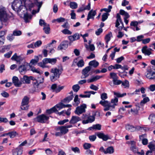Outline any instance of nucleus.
Instances as JSON below:
<instances>
[{"label":"nucleus","instance_id":"nucleus-1","mask_svg":"<svg viewBox=\"0 0 155 155\" xmlns=\"http://www.w3.org/2000/svg\"><path fill=\"white\" fill-rule=\"evenodd\" d=\"M51 75L50 77L51 80L54 82L59 78L61 73L60 70L57 68H52L50 71Z\"/></svg>","mask_w":155,"mask_h":155},{"label":"nucleus","instance_id":"nucleus-2","mask_svg":"<svg viewBox=\"0 0 155 155\" xmlns=\"http://www.w3.org/2000/svg\"><path fill=\"white\" fill-rule=\"evenodd\" d=\"M125 127L127 130L131 132H133L137 130H142L145 131L149 130L148 128H147L145 127H141L138 126H134L129 124H126Z\"/></svg>","mask_w":155,"mask_h":155},{"label":"nucleus","instance_id":"nucleus-3","mask_svg":"<svg viewBox=\"0 0 155 155\" xmlns=\"http://www.w3.org/2000/svg\"><path fill=\"white\" fill-rule=\"evenodd\" d=\"M11 59L16 61L17 63L20 64L22 62H25V58L22 54L18 55L17 53H15L11 58Z\"/></svg>","mask_w":155,"mask_h":155},{"label":"nucleus","instance_id":"nucleus-4","mask_svg":"<svg viewBox=\"0 0 155 155\" xmlns=\"http://www.w3.org/2000/svg\"><path fill=\"white\" fill-rule=\"evenodd\" d=\"M56 131H58L55 133L56 136H61L62 135L65 134L67 133L68 130L67 129L65 126H61L57 128L56 129Z\"/></svg>","mask_w":155,"mask_h":155},{"label":"nucleus","instance_id":"nucleus-5","mask_svg":"<svg viewBox=\"0 0 155 155\" xmlns=\"http://www.w3.org/2000/svg\"><path fill=\"white\" fill-rule=\"evenodd\" d=\"M87 108L86 104H83L80 106L77 107L74 111L75 113L78 115H80L83 113L85 112V109Z\"/></svg>","mask_w":155,"mask_h":155},{"label":"nucleus","instance_id":"nucleus-6","mask_svg":"<svg viewBox=\"0 0 155 155\" xmlns=\"http://www.w3.org/2000/svg\"><path fill=\"white\" fill-rule=\"evenodd\" d=\"M116 18L115 27L118 28L119 30H120L122 29L123 27H124L123 23L119 14L117 13V14Z\"/></svg>","mask_w":155,"mask_h":155},{"label":"nucleus","instance_id":"nucleus-7","mask_svg":"<svg viewBox=\"0 0 155 155\" xmlns=\"http://www.w3.org/2000/svg\"><path fill=\"white\" fill-rule=\"evenodd\" d=\"M7 14L6 8L3 7H0V19L2 21L5 20L6 18Z\"/></svg>","mask_w":155,"mask_h":155},{"label":"nucleus","instance_id":"nucleus-8","mask_svg":"<svg viewBox=\"0 0 155 155\" xmlns=\"http://www.w3.org/2000/svg\"><path fill=\"white\" fill-rule=\"evenodd\" d=\"M49 118L48 117L44 114H41L38 116L35 119L39 122L44 123L48 120Z\"/></svg>","mask_w":155,"mask_h":155},{"label":"nucleus","instance_id":"nucleus-9","mask_svg":"<svg viewBox=\"0 0 155 155\" xmlns=\"http://www.w3.org/2000/svg\"><path fill=\"white\" fill-rule=\"evenodd\" d=\"M99 103L104 107V111L111 110L110 107H109V106L110 105V102L107 101L101 100L100 102Z\"/></svg>","mask_w":155,"mask_h":155},{"label":"nucleus","instance_id":"nucleus-10","mask_svg":"<svg viewBox=\"0 0 155 155\" xmlns=\"http://www.w3.org/2000/svg\"><path fill=\"white\" fill-rule=\"evenodd\" d=\"M110 104V105L109 106V107H110L111 111L114 110L115 106L118 105V99L115 97L114 98L111 99Z\"/></svg>","mask_w":155,"mask_h":155},{"label":"nucleus","instance_id":"nucleus-11","mask_svg":"<svg viewBox=\"0 0 155 155\" xmlns=\"http://www.w3.org/2000/svg\"><path fill=\"white\" fill-rule=\"evenodd\" d=\"M64 87L57 86V84H52L51 87V90L53 92L58 93L61 90L63 89Z\"/></svg>","mask_w":155,"mask_h":155},{"label":"nucleus","instance_id":"nucleus-12","mask_svg":"<svg viewBox=\"0 0 155 155\" xmlns=\"http://www.w3.org/2000/svg\"><path fill=\"white\" fill-rule=\"evenodd\" d=\"M80 38L79 34L78 33H76L73 35H70L68 37V38L69 40V43H71L73 41L78 40Z\"/></svg>","mask_w":155,"mask_h":155},{"label":"nucleus","instance_id":"nucleus-13","mask_svg":"<svg viewBox=\"0 0 155 155\" xmlns=\"http://www.w3.org/2000/svg\"><path fill=\"white\" fill-rule=\"evenodd\" d=\"M146 137L147 135L146 134L139 136V141H141L142 144L144 145H146L148 143V140Z\"/></svg>","mask_w":155,"mask_h":155},{"label":"nucleus","instance_id":"nucleus-14","mask_svg":"<svg viewBox=\"0 0 155 155\" xmlns=\"http://www.w3.org/2000/svg\"><path fill=\"white\" fill-rule=\"evenodd\" d=\"M141 51L145 55L149 56L152 54V51H153V50L150 48H147V47L145 46L142 48Z\"/></svg>","mask_w":155,"mask_h":155},{"label":"nucleus","instance_id":"nucleus-15","mask_svg":"<svg viewBox=\"0 0 155 155\" xmlns=\"http://www.w3.org/2000/svg\"><path fill=\"white\" fill-rule=\"evenodd\" d=\"M140 108L139 104H136L135 107L132 108L130 110L128 111V113L130 114L131 113L132 114L134 115H137L138 113Z\"/></svg>","mask_w":155,"mask_h":155},{"label":"nucleus","instance_id":"nucleus-16","mask_svg":"<svg viewBox=\"0 0 155 155\" xmlns=\"http://www.w3.org/2000/svg\"><path fill=\"white\" fill-rule=\"evenodd\" d=\"M91 69V68L90 66L86 67L82 71V73L83 75L81 76V78H85L89 75V72Z\"/></svg>","mask_w":155,"mask_h":155},{"label":"nucleus","instance_id":"nucleus-17","mask_svg":"<svg viewBox=\"0 0 155 155\" xmlns=\"http://www.w3.org/2000/svg\"><path fill=\"white\" fill-rule=\"evenodd\" d=\"M96 114L94 113V114H93L92 116H90L88 117L87 119L84 120L82 121V123L84 124H86L88 123H91L94 121L95 120V116Z\"/></svg>","mask_w":155,"mask_h":155},{"label":"nucleus","instance_id":"nucleus-18","mask_svg":"<svg viewBox=\"0 0 155 155\" xmlns=\"http://www.w3.org/2000/svg\"><path fill=\"white\" fill-rule=\"evenodd\" d=\"M57 58H44V61L45 63L50 64L52 65H54L56 64L57 62Z\"/></svg>","mask_w":155,"mask_h":155},{"label":"nucleus","instance_id":"nucleus-19","mask_svg":"<svg viewBox=\"0 0 155 155\" xmlns=\"http://www.w3.org/2000/svg\"><path fill=\"white\" fill-rule=\"evenodd\" d=\"M12 82L14 85L16 87H20L21 83L19 80L18 78L16 76H14L12 79Z\"/></svg>","mask_w":155,"mask_h":155},{"label":"nucleus","instance_id":"nucleus-20","mask_svg":"<svg viewBox=\"0 0 155 155\" xmlns=\"http://www.w3.org/2000/svg\"><path fill=\"white\" fill-rule=\"evenodd\" d=\"M81 120V119L77 116H73L72 117L69 123L71 124H74Z\"/></svg>","mask_w":155,"mask_h":155},{"label":"nucleus","instance_id":"nucleus-21","mask_svg":"<svg viewBox=\"0 0 155 155\" xmlns=\"http://www.w3.org/2000/svg\"><path fill=\"white\" fill-rule=\"evenodd\" d=\"M102 77V76L96 75L93 76L91 77L90 78L88 79L87 81L88 83H92L96 81L97 80L100 79Z\"/></svg>","mask_w":155,"mask_h":155},{"label":"nucleus","instance_id":"nucleus-22","mask_svg":"<svg viewBox=\"0 0 155 155\" xmlns=\"http://www.w3.org/2000/svg\"><path fill=\"white\" fill-rule=\"evenodd\" d=\"M96 14V10H93L92 9L88 13L87 17V20H89L91 18H94V16Z\"/></svg>","mask_w":155,"mask_h":155},{"label":"nucleus","instance_id":"nucleus-23","mask_svg":"<svg viewBox=\"0 0 155 155\" xmlns=\"http://www.w3.org/2000/svg\"><path fill=\"white\" fill-rule=\"evenodd\" d=\"M97 136L99 138L102 139L104 141H106L109 139V137L108 135H105L102 133H98Z\"/></svg>","mask_w":155,"mask_h":155},{"label":"nucleus","instance_id":"nucleus-24","mask_svg":"<svg viewBox=\"0 0 155 155\" xmlns=\"http://www.w3.org/2000/svg\"><path fill=\"white\" fill-rule=\"evenodd\" d=\"M44 81V78L43 77H40L38 78V79L36 80V82H34L33 84L36 86H38L39 85L43 83Z\"/></svg>","mask_w":155,"mask_h":155},{"label":"nucleus","instance_id":"nucleus-25","mask_svg":"<svg viewBox=\"0 0 155 155\" xmlns=\"http://www.w3.org/2000/svg\"><path fill=\"white\" fill-rule=\"evenodd\" d=\"M30 99V97L27 96H25L23 98L21 104L22 105H28L29 103V101Z\"/></svg>","mask_w":155,"mask_h":155},{"label":"nucleus","instance_id":"nucleus-26","mask_svg":"<svg viewBox=\"0 0 155 155\" xmlns=\"http://www.w3.org/2000/svg\"><path fill=\"white\" fill-rule=\"evenodd\" d=\"M18 70L20 73L22 74H23L27 71L26 66L25 65H21L18 68Z\"/></svg>","mask_w":155,"mask_h":155},{"label":"nucleus","instance_id":"nucleus-27","mask_svg":"<svg viewBox=\"0 0 155 155\" xmlns=\"http://www.w3.org/2000/svg\"><path fill=\"white\" fill-rule=\"evenodd\" d=\"M54 107H55L56 111H58V110L64 108V104L61 102L56 104Z\"/></svg>","mask_w":155,"mask_h":155},{"label":"nucleus","instance_id":"nucleus-28","mask_svg":"<svg viewBox=\"0 0 155 155\" xmlns=\"http://www.w3.org/2000/svg\"><path fill=\"white\" fill-rule=\"evenodd\" d=\"M39 61V58L37 56H35V59H32L30 62L29 65L31 66L36 65Z\"/></svg>","mask_w":155,"mask_h":155},{"label":"nucleus","instance_id":"nucleus-29","mask_svg":"<svg viewBox=\"0 0 155 155\" xmlns=\"http://www.w3.org/2000/svg\"><path fill=\"white\" fill-rule=\"evenodd\" d=\"M65 42H62L58 47V50H61L62 49H65L68 47V45Z\"/></svg>","mask_w":155,"mask_h":155},{"label":"nucleus","instance_id":"nucleus-30","mask_svg":"<svg viewBox=\"0 0 155 155\" xmlns=\"http://www.w3.org/2000/svg\"><path fill=\"white\" fill-rule=\"evenodd\" d=\"M148 119L152 124H155V114H151L149 115Z\"/></svg>","mask_w":155,"mask_h":155},{"label":"nucleus","instance_id":"nucleus-31","mask_svg":"<svg viewBox=\"0 0 155 155\" xmlns=\"http://www.w3.org/2000/svg\"><path fill=\"white\" fill-rule=\"evenodd\" d=\"M42 2H36L35 3V4L38 6V9L37 11L35 10H34L32 11V13L33 14H35V13L38 12L40 9V8L42 5Z\"/></svg>","mask_w":155,"mask_h":155},{"label":"nucleus","instance_id":"nucleus-32","mask_svg":"<svg viewBox=\"0 0 155 155\" xmlns=\"http://www.w3.org/2000/svg\"><path fill=\"white\" fill-rule=\"evenodd\" d=\"M22 153V150L21 148H17L13 150V155H20Z\"/></svg>","mask_w":155,"mask_h":155},{"label":"nucleus","instance_id":"nucleus-33","mask_svg":"<svg viewBox=\"0 0 155 155\" xmlns=\"http://www.w3.org/2000/svg\"><path fill=\"white\" fill-rule=\"evenodd\" d=\"M154 72V71H153L150 69L147 70L146 74V77L150 79L151 78H152V75H153Z\"/></svg>","mask_w":155,"mask_h":155},{"label":"nucleus","instance_id":"nucleus-34","mask_svg":"<svg viewBox=\"0 0 155 155\" xmlns=\"http://www.w3.org/2000/svg\"><path fill=\"white\" fill-rule=\"evenodd\" d=\"M24 18L25 22L28 23L29 21V20L31 19V15L26 13L24 14Z\"/></svg>","mask_w":155,"mask_h":155},{"label":"nucleus","instance_id":"nucleus-35","mask_svg":"<svg viewBox=\"0 0 155 155\" xmlns=\"http://www.w3.org/2000/svg\"><path fill=\"white\" fill-rule=\"evenodd\" d=\"M101 129V125L100 124H97L93 125L91 127L89 128V130H92V129H95L98 130H100Z\"/></svg>","mask_w":155,"mask_h":155},{"label":"nucleus","instance_id":"nucleus-36","mask_svg":"<svg viewBox=\"0 0 155 155\" xmlns=\"http://www.w3.org/2000/svg\"><path fill=\"white\" fill-rule=\"evenodd\" d=\"M43 27V30L45 33L47 34H49L50 32V28L49 25L47 24Z\"/></svg>","mask_w":155,"mask_h":155},{"label":"nucleus","instance_id":"nucleus-37","mask_svg":"<svg viewBox=\"0 0 155 155\" xmlns=\"http://www.w3.org/2000/svg\"><path fill=\"white\" fill-rule=\"evenodd\" d=\"M22 79L24 83L29 84L30 82V77H28L26 76H24Z\"/></svg>","mask_w":155,"mask_h":155},{"label":"nucleus","instance_id":"nucleus-38","mask_svg":"<svg viewBox=\"0 0 155 155\" xmlns=\"http://www.w3.org/2000/svg\"><path fill=\"white\" fill-rule=\"evenodd\" d=\"M90 66H92L94 68H96L99 65V63L95 60L90 61L89 63Z\"/></svg>","mask_w":155,"mask_h":155},{"label":"nucleus","instance_id":"nucleus-39","mask_svg":"<svg viewBox=\"0 0 155 155\" xmlns=\"http://www.w3.org/2000/svg\"><path fill=\"white\" fill-rule=\"evenodd\" d=\"M112 36V34L111 32L106 35L105 39L106 41V44H108L109 41L110 40V38Z\"/></svg>","mask_w":155,"mask_h":155},{"label":"nucleus","instance_id":"nucleus-40","mask_svg":"<svg viewBox=\"0 0 155 155\" xmlns=\"http://www.w3.org/2000/svg\"><path fill=\"white\" fill-rule=\"evenodd\" d=\"M74 103L73 104V105L74 106H77L79 104L80 102L78 99V95H76L75 96L74 99Z\"/></svg>","mask_w":155,"mask_h":155},{"label":"nucleus","instance_id":"nucleus-41","mask_svg":"<svg viewBox=\"0 0 155 155\" xmlns=\"http://www.w3.org/2000/svg\"><path fill=\"white\" fill-rule=\"evenodd\" d=\"M150 100L148 97H144L143 100L141 101L140 104L141 106H143L145 104L149 101Z\"/></svg>","mask_w":155,"mask_h":155},{"label":"nucleus","instance_id":"nucleus-42","mask_svg":"<svg viewBox=\"0 0 155 155\" xmlns=\"http://www.w3.org/2000/svg\"><path fill=\"white\" fill-rule=\"evenodd\" d=\"M120 13L121 15L124 16V18H129L130 17L128 14L123 10H120Z\"/></svg>","mask_w":155,"mask_h":155},{"label":"nucleus","instance_id":"nucleus-43","mask_svg":"<svg viewBox=\"0 0 155 155\" xmlns=\"http://www.w3.org/2000/svg\"><path fill=\"white\" fill-rule=\"evenodd\" d=\"M148 147L150 150L153 151H155V146L154 144L153 143L151 142L149 143L148 145Z\"/></svg>","mask_w":155,"mask_h":155},{"label":"nucleus","instance_id":"nucleus-44","mask_svg":"<svg viewBox=\"0 0 155 155\" xmlns=\"http://www.w3.org/2000/svg\"><path fill=\"white\" fill-rule=\"evenodd\" d=\"M29 66L30 67L31 70L33 72H36L37 73H40V71L38 69H36L35 68L31 66V65H29Z\"/></svg>","mask_w":155,"mask_h":155},{"label":"nucleus","instance_id":"nucleus-45","mask_svg":"<svg viewBox=\"0 0 155 155\" xmlns=\"http://www.w3.org/2000/svg\"><path fill=\"white\" fill-rule=\"evenodd\" d=\"M114 151V148L111 147H108L106 150V154L108 153L111 154L113 153Z\"/></svg>","mask_w":155,"mask_h":155},{"label":"nucleus","instance_id":"nucleus-46","mask_svg":"<svg viewBox=\"0 0 155 155\" xmlns=\"http://www.w3.org/2000/svg\"><path fill=\"white\" fill-rule=\"evenodd\" d=\"M73 98V95H71L70 96L65 98L64 100V102L65 103H69L70 101L72 100Z\"/></svg>","mask_w":155,"mask_h":155},{"label":"nucleus","instance_id":"nucleus-47","mask_svg":"<svg viewBox=\"0 0 155 155\" xmlns=\"http://www.w3.org/2000/svg\"><path fill=\"white\" fill-rule=\"evenodd\" d=\"M114 95L118 97H122L126 95V93H124L123 94H120L119 92H114Z\"/></svg>","mask_w":155,"mask_h":155},{"label":"nucleus","instance_id":"nucleus-48","mask_svg":"<svg viewBox=\"0 0 155 155\" xmlns=\"http://www.w3.org/2000/svg\"><path fill=\"white\" fill-rule=\"evenodd\" d=\"M18 135V134L15 131H12L8 133V135L11 138H14Z\"/></svg>","mask_w":155,"mask_h":155},{"label":"nucleus","instance_id":"nucleus-49","mask_svg":"<svg viewBox=\"0 0 155 155\" xmlns=\"http://www.w3.org/2000/svg\"><path fill=\"white\" fill-rule=\"evenodd\" d=\"M44 59L42 60V62H40L38 63V65L40 67H41L43 68H47L48 66L46 65V64L47 63H45L44 61Z\"/></svg>","mask_w":155,"mask_h":155},{"label":"nucleus","instance_id":"nucleus-50","mask_svg":"<svg viewBox=\"0 0 155 155\" xmlns=\"http://www.w3.org/2000/svg\"><path fill=\"white\" fill-rule=\"evenodd\" d=\"M70 7L72 9H76L78 7V4L75 2H71L70 4Z\"/></svg>","mask_w":155,"mask_h":155},{"label":"nucleus","instance_id":"nucleus-51","mask_svg":"<svg viewBox=\"0 0 155 155\" xmlns=\"http://www.w3.org/2000/svg\"><path fill=\"white\" fill-rule=\"evenodd\" d=\"M110 78H112L113 80L116 79H118V77L117 76L116 74L114 72H111L110 73Z\"/></svg>","mask_w":155,"mask_h":155},{"label":"nucleus","instance_id":"nucleus-52","mask_svg":"<svg viewBox=\"0 0 155 155\" xmlns=\"http://www.w3.org/2000/svg\"><path fill=\"white\" fill-rule=\"evenodd\" d=\"M65 35H71L72 34L71 31L67 29H64L61 31Z\"/></svg>","mask_w":155,"mask_h":155},{"label":"nucleus","instance_id":"nucleus-53","mask_svg":"<svg viewBox=\"0 0 155 155\" xmlns=\"http://www.w3.org/2000/svg\"><path fill=\"white\" fill-rule=\"evenodd\" d=\"M55 112H56V111L55 109V107H54L48 110H46L47 113L49 114Z\"/></svg>","mask_w":155,"mask_h":155},{"label":"nucleus","instance_id":"nucleus-54","mask_svg":"<svg viewBox=\"0 0 155 155\" xmlns=\"http://www.w3.org/2000/svg\"><path fill=\"white\" fill-rule=\"evenodd\" d=\"M130 150L134 153H136L138 150V148L136 146L130 147Z\"/></svg>","mask_w":155,"mask_h":155},{"label":"nucleus","instance_id":"nucleus-55","mask_svg":"<svg viewBox=\"0 0 155 155\" xmlns=\"http://www.w3.org/2000/svg\"><path fill=\"white\" fill-rule=\"evenodd\" d=\"M85 47L88 50L89 49H90L91 51H93L95 49L94 45L93 44L90 45L89 46L86 45H85Z\"/></svg>","mask_w":155,"mask_h":155},{"label":"nucleus","instance_id":"nucleus-56","mask_svg":"<svg viewBox=\"0 0 155 155\" xmlns=\"http://www.w3.org/2000/svg\"><path fill=\"white\" fill-rule=\"evenodd\" d=\"M80 87L78 85L76 84L73 86L72 89L74 92H77L79 89Z\"/></svg>","mask_w":155,"mask_h":155},{"label":"nucleus","instance_id":"nucleus-57","mask_svg":"<svg viewBox=\"0 0 155 155\" xmlns=\"http://www.w3.org/2000/svg\"><path fill=\"white\" fill-rule=\"evenodd\" d=\"M41 44L42 42L41 41L39 40L37 41L34 44L35 48L38 47L41 45Z\"/></svg>","mask_w":155,"mask_h":155},{"label":"nucleus","instance_id":"nucleus-58","mask_svg":"<svg viewBox=\"0 0 155 155\" xmlns=\"http://www.w3.org/2000/svg\"><path fill=\"white\" fill-rule=\"evenodd\" d=\"M122 85L124 88L128 87L129 86V82L127 81H125L124 82H122Z\"/></svg>","mask_w":155,"mask_h":155},{"label":"nucleus","instance_id":"nucleus-59","mask_svg":"<svg viewBox=\"0 0 155 155\" xmlns=\"http://www.w3.org/2000/svg\"><path fill=\"white\" fill-rule=\"evenodd\" d=\"M141 23L140 21L137 22V21H132L131 22L130 25V26L136 27L139 24H140Z\"/></svg>","mask_w":155,"mask_h":155},{"label":"nucleus","instance_id":"nucleus-60","mask_svg":"<svg viewBox=\"0 0 155 155\" xmlns=\"http://www.w3.org/2000/svg\"><path fill=\"white\" fill-rule=\"evenodd\" d=\"M45 153L47 155H51L53 152L50 148H47L45 150Z\"/></svg>","mask_w":155,"mask_h":155},{"label":"nucleus","instance_id":"nucleus-61","mask_svg":"<svg viewBox=\"0 0 155 155\" xmlns=\"http://www.w3.org/2000/svg\"><path fill=\"white\" fill-rule=\"evenodd\" d=\"M71 150L74 152L75 153H79L80 150L79 148L78 147H71Z\"/></svg>","mask_w":155,"mask_h":155},{"label":"nucleus","instance_id":"nucleus-62","mask_svg":"<svg viewBox=\"0 0 155 155\" xmlns=\"http://www.w3.org/2000/svg\"><path fill=\"white\" fill-rule=\"evenodd\" d=\"M108 14L105 13H104L102 15V20L103 21H104L105 20H106L107 18H108Z\"/></svg>","mask_w":155,"mask_h":155},{"label":"nucleus","instance_id":"nucleus-63","mask_svg":"<svg viewBox=\"0 0 155 155\" xmlns=\"http://www.w3.org/2000/svg\"><path fill=\"white\" fill-rule=\"evenodd\" d=\"M101 98L102 100H105L107 98V94L106 93H103L101 95Z\"/></svg>","mask_w":155,"mask_h":155},{"label":"nucleus","instance_id":"nucleus-64","mask_svg":"<svg viewBox=\"0 0 155 155\" xmlns=\"http://www.w3.org/2000/svg\"><path fill=\"white\" fill-rule=\"evenodd\" d=\"M113 83L114 85H118L121 84L122 82L120 80H118L117 79H116L113 81Z\"/></svg>","mask_w":155,"mask_h":155}]
</instances>
